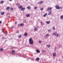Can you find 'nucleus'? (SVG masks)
<instances>
[{
  "label": "nucleus",
  "instance_id": "obj_1",
  "mask_svg": "<svg viewBox=\"0 0 63 63\" xmlns=\"http://www.w3.org/2000/svg\"><path fill=\"white\" fill-rule=\"evenodd\" d=\"M29 43L31 45H33V40L31 38H30L29 39Z\"/></svg>",
  "mask_w": 63,
  "mask_h": 63
},
{
  "label": "nucleus",
  "instance_id": "obj_2",
  "mask_svg": "<svg viewBox=\"0 0 63 63\" xmlns=\"http://www.w3.org/2000/svg\"><path fill=\"white\" fill-rule=\"evenodd\" d=\"M52 9V8L48 7L47 9V10L48 11H51V9Z\"/></svg>",
  "mask_w": 63,
  "mask_h": 63
},
{
  "label": "nucleus",
  "instance_id": "obj_3",
  "mask_svg": "<svg viewBox=\"0 0 63 63\" xmlns=\"http://www.w3.org/2000/svg\"><path fill=\"white\" fill-rule=\"evenodd\" d=\"M55 8H56V9H58L59 8V6L58 5H56L55 6Z\"/></svg>",
  "mask_w": 63,
  "mask_h": 63
},
{
  "label": "nucleus",
  "instance_id": "obj_4",
  "mask_svg": "<svg viewBox=\"0 0 63 63\" xmlns=\"http://www.w3.org/2000/svg\"><path fill=\"white\" fill-rule=\"evenodd\" d=\"M24 25V24H23L21 23V24H18V26H19V25H20L21 26H23Z\"/></svg>",
  "mask_w": 63,
  "mask_h": 63
},
{
  "label": "nucleus",
  "instance_id": "obj_5",
  "mask_svg": "<svg viewBox=\"0 0 63 63\" xmlns=\"http://www.w3.org/2000/svg\"><path fill=\"white\" fill-rule=\"evenodd\" d=\"M52 13V11H50L48 14V15H51V14Z\"/></svg>",
  "mask_w": 63,
  "mask_h": 63
},
{
  "label": "nucleus",
  "instance_id": "obj_6",
  "mask_svg": "<svg viewBox=\"0 0 63 63\" xmlns=\"http://www.w3.org/2000/svg\"><path fill=\"white\" fill-rule=\"evenodd\" d=\"M37 27H36L34 29V31H37Z\"/></svg>",
  "mask_w": 63,
  "mask_h": 63
},
{
  "label": "nucleus",
  "instance_id": "obj_7",
  "mask_svg": "<svg viewBox=\"0 0 63 63\" xmlns=\"http://www.w3.org/2000/svg\"><path fill=\"white\" fill-rule=\"evenodd\" d=\"M56 34H57V33L56 32H54L52 34L53 35H54L55 36Z\"/></svg>",
  "mask_w": 63,
  "mask_h": 63
},
{
  "label": "nucleus",
  "instance_id": "obj_8",
  "mask_svg": "<svg viewBox=\"0 0 63 63\" xmlns=\"http://www.w3.org/2000/svg\"><path fill=\"white\" fill-rule=\"evenodd\" d=\"M25 10V8H21V11H24Z\"/></svg>",
  "mask_w": 63,
  "mask_h": 63
},
{
  "label": "nucleus",
  "instance_id": "obj_9",
  "mask_svg": "<svg viewBox=\"0 0 63 63\" xmlns=\"http://www.w3.org/2000/svg\"><path fill=\"white\" fill-rule=\"evenodd\" d=\"M36 52H37V53H40V51L38 49L36 50Z\"/></svg>",
  "mask_w": 63,
  "mask_h": 63
},
{
  "label": "nucleus",
  "instance_id": "obj_10",
  "mask_svg": "<svg viewBox=\"0 0 63 63\" xmlns=\"http://www.w3.org/2000/svg\"><path fill=\"white\" fill-rule=\"evenodd\" d=\"M47 16V14L46 13L43 15V17H46Z\"/></svg>",
  "mask_w": 63,
  "mask_h": 63
},
{
  "label": "nucleus",
  "instance_id": "obj_11",
  "mask_svg": "<svg viewBox=\"0 0 63 63\" xmlns=\"http://www.w3.org/2000/svg\"><path fill=\"white\" fill-rule=\"evenodd\" d=\"M12 54H15V51L13 50L12 51Z\"/></svg>",
  "mask_w": 63,
  "mask_h": 63
},
{
  "label": "nucleus",
  "instance_id": "obj_12",
  "mask_svg": "<svg viewBox=\"0 0 63 63\" xmlns=\"http://www.w3.org/2000/svg\"><path fill=\"white\" fill-rule=\"evenodd\" d=\"M39 4H43V1H41L40 2H39Z\"/></svg>",
  "mask_w": 63,
  "mask_h": 63
},
{
  "label": "nucleus",
  "instance_id": "obj_13",
  "mask_svg": "<svg viewBox=\"0 0 63 63\" xmlns=\"http://www.w3.org/2000/svg\"><path fill=\"white\" fill-rule=\"evenodd\" d=\"M49 34H47L46 36V37H49Z\"/></svg>",
  "mask_w": 63,
  "mask_h": 63
},
{
  "label": "nucleus",
  "instance_id": "obj_14",
  "mask_svg": "<svg viewBox=\"0 0 63 63\" xmlns=\"http://www.w3.org/2000/svg\"><path fill=\"white\" fill-rule=\"evenodd\" d=\"M19 9H22V6H20V7H19Z\"/></svg>",
  "mask_w": 63,
  "mask_h": 63
},
{
  "label": "nucleus",
  "instance_id": "obj_15",
  "mask_svg": "<svg viewBox=\"0 0 63 63\" xmlns=\"http://www.w3.org/2000/svg\"><path fill=\"white\" fill-rule=\"evenodd\" d=\"M4 1H1L0 2V3H1V4H3V3H4Z\"/></svg>",
  "mask_w": 63,
  "mask_h": 63
},
{
  "label": "nucleus",
  "instance_id": "obj_16",
  "mask_svg": "<svg viewBox=\"0 0 63 63\" xmlns=\"http://www.w3.org/2000/svg\"><path fill=\"white\" fill-rule=\"evenodd\" d=\"M0 51H3V48L0 49Z\"/></svg>",
  "mask_w": 63,
  "mask_h": 63
},
{
  "label": "nucleus",
  "instance_id": "obj_17",
  "mask_svg": "<svg viewBox=\"0 0 63 63\" xmlns=\"http://www.w3.org/2000/svg\"><path fill=\"white\" fill-rule=\"evenodd\" d=\"M60 18L61 19H63V15L62 16H61Z\"/></svg>",
  "mask_w": 63,
  "mask_h": 63
},
{
  "label": "nucleus",
  "instance_id": "obj_18",
  "mask_svg": "<svg viewBox=\"0 0 63 63\" xmlns=\"http://www.w3.org/2000/svg\"><path fill=\"white\" fill-rule=\"evenodd\" d=\"M53 56H56V53H54L53 54Z\"/></svg>",
  "mask_w": 63,
  "mask_h": 63
},
{
  "label": "nucleus",
  "instance_id": "obj_19",
  "mask_svg": "<svg viewBox=\"0 0 63 63\" xmlns=\"http://www.w3.org/2000/svg\"><path fill=\"white\" fill-rule=\"evenodd\" d=\"M10 9V7H7L6 8V10H8Z\"/></svg>",
  "mask_w": 63,
  "mask_h": 63
},
{
  "label": "nucleus",
  "instance_id": "obj_20",
  "mask_svg": "<svg viewBox=\"0 0 63 63\" xmlns=\"http://www.w3.org/2000/svg\"><path fill=\"white\" fill-rule=\"evenodd\" d=\"M46 23H47V24H49V23H50V22L49 21H48L46 22Z\"/></svg>",
  "mask_w": 63,
  "mask_h": 63
},
{
  "label": "nucleus",
  "instance_id": "obj_21",
  "mask_svg": "<svg viewBox=\"0 0 63 63\" xmlns=\"http://www.w3.org/2000/svg\"><path fill=\"white\" fill-rule=\"evenodd\" d=\"M29 16H30V15H29V14L27 15H26V16L27 17H29Z\"/></svg>",
  "mask_w": 63,
  "mask_h": 63
},
{
  "label": "nucleus",
  "instance_id": "obj_22",
  "mask_svg": "<svg viewBox=\"0 0 63 63\" xmlns=\"http://www.w3.org/2000/svg\"><path fill=\"white\" fill-rule=\"evenodd\" d=\"M27 9H31V7H27Z\"/></svg>",
  "mask_w": 63,
  "mask_h": 63
},
{
  "label": "nucleus",
  "instance_id": "obj_23",
  "mask_svg": "<svg viewBox=\"0 0 63 63\" xmlns=\"http://www.w3.org/2000/svg\"><path fill=\"white\" fill-rule=\"evenodd\" d=\"M1 15H4V12H1Z\"/></svg>",
  "mask_w": 63,
  "mask_h": 63
},
{
  "label": "nucleus",
  "instance_id": "obj_24",
  "mask_svg": "<svg viewBox=\"0 0 63 63\" xmlns=\"http://www.w3.org/2000/svg\"><path fill=\"white\" fill-rule=\"evenodd\" d=\"M27 35V33H25L24 34V35L25 36H26Z\"/></svg>",
  "mask_w": 63,
  "mask_h": 63
},
{
  "label": "nucleus",
  "instance_id": "obj_25",
  "mask_svg": "<svg viewBox=\"0 0 63 63\" xmlns=\"http://www.w3.org/2000/svg\"><path fill=\"white\" fill-rule=\"evenodd\" d=\"M56 36H57L58 37H59V36H60V34H57V35H56Z\"/></svg>",
  "mask_w": 63,
  "mask_h": 63
},
{
  "label": "nucleus",
  "instance_id": "obj_26",
  "mask_svg": "<svg viewBox=\"0 0 63 63\" xmlns=\"http://www.w3.org/2000/svg\"><path fill=\"white\" fill-rule=\"evenodd\" d=\"M52 30H55V28H54V27H53Z\"/></svg>",
  "mask_w": 63,
  "mask_h": 63
},
{
  "label": "nucleus",
  "instance_id": "obj_27",
  "mask_svg": "<svg viewBox=\"0 0 63 63\" xmlns=\"http://www.w3.org/2000/svg\"><path fill=\"white\" fill-rule=\"evenodd\" d=\"M43 10H44V8H41L40 9V10L41 11H43Z\"/></svg>",
  "mask_w": 63,
  "mask_h": 63
},
{
  "label": "nucleus",
  "instance_id": "obj_28",
  "mask_svg": "<svg viewBox=\"0 0 63 63\" xmlns=\"http://www.w3.org/2000/svg\"><path fill=\"white\" fill-rule=\"evenodd\" d=\"M36 60H39V58H36Z\"/></svg>",
  "mask_w": 63,
  "mask_h": 63
},
{
  "label": "nucleus",
  "instance_id": "obj_29",
  "mask_svg": "<svg viewBox=\"0 0 63 63\" xmlns=\"http://www.w3.org/2000/svg\"><path fill=\"white\" fill-rule=\"evenodd\" d=\"M50 31H51V30L50 29L49 30H48V32H50Z\"/></svg>",
  "mask_w": 63,
  "mask_h": 63
},
{
  "label": "nucleus",
  "instance_id": "obj_30",
  "mask_svg": "<svg viewBox=\"0 0 63 63\" xmlns=\"http://www.w3.org/2000/svg\"><path fill=\"white\" fill-rule=\"evenodd\" d=\"M59 9H60V10H62V7H59Z\"/></svg>",
  "mask_w": 63,
  "mask_h": 63
},
{
  "label": "nucleus",
  "instance_id": "obj_31",
  "mask_svg": "<svg viewBox=\"0 0 63 63\" xmlns=\"http://www.w3.org/2000/svg\"><path fill=\"white\" fill-rule=\"evenodd\" d=\"M50 46V45H48L47 47H49Z\"/></svg>",
  "mask_w": 63,
  "mask_h": 63
},
{
  "label": "nucleus",
  "instance_id": "obj_32",
  "mask_svg": "<svg viewBox=\"0 0 63 63\" xmlns=\"http://www.w3.org/2000/svg\"><path fill=\"white\" fill-rule=\"evenodd\" d=\"M59 47H62V45H60L59 46Z\"/></svg>",
  "mask_w": 63,
  "mask_h": 63
},
{
  "label": "nucleus",
  "instance_id": "obj_33",
  "mask_svg": "<svg viewBox=\"0 0 63 63\" xmlns=\"http://www.w3.org/2000/svg\"><path fill=\"white\" fill-rule=\"evenodd\" d=\"M11 11H13V8H11Z\"/></svg>",
  "mask_w": 63,
  "mask_h": 63
},
{
  "label": "nucleus",
  "instance_id": "obj_34",
  "mask_svg": "<svg viewBox=\"0 0 63 63\" xmlns=\"http://www.w3.org/2000/svg\"><path fill=\"white\" fill-rule=\"evenodd\" d=\"M37 8H38V7H34L35 9H37Z\"/></svg>",
  "mask_w": 63,
  "mask_h": 63
},
{
  "label": "nucleus",
  "instance_id": "obj_35",
  "mask_svg": "<svg viewBox=\"0 0 63 63\" xmlns=\"http://www.w3.org/2000/svg\"><path fill=\"white\" fill-rule=\"evenodd\" d=\"M21 36V35H20L19 36V38H20Z\"/></svg>",
  "mask_w": 63,
  "mask_h": 63
},
{
  "label": "nucleus",
  "instance_id": "obj_36",
  "mask_svg": "<svg viewBox=\"0 0 63 63\" xmlns=\"http://www.w3.org/2000/svg\"><path fill=\"white\" fill-rule=\"evenodd\" d=\"M14 28V26H12L11 28L12 29V28Z\"/></svg>",
  "mask_w": 63,
  "mask_h": 63
},
{
  "label": "nucleus",
  "instance_id": "obj_37",
  "mask_svg": "<svg viewBox=\"0 0 63 63\" xmlns=\"http://www.w3.org/2000/svg\"><path fill=\"white\" fill-rule=\"evenodd\" d=\"M16 33H19V31H18Z\"/></svg>",
  "mask_w": 63,
  "mask_h": 63
},
{
  "label": "nucleus",
  "instance_id": "obj_38",
  "mask_svg": "<svg viewBox=\"0 0 63 63\" xmlns=\"http://www.w3.org/2000/svg\"><path fill=\"white\" fill-rule=\"evenodd\" d=\"M40 23H41V25H43V24L42 23V22H41Z\"/></svg>",
  "mask_w": 63,
  "mask_h": 63
},
{
  "label": "nucleus",
  "instance_id": "obj_39",
  "mask_svg": "<svg viewBox=\"0 0 63 63\" xmlns=\"http://www.w3.org/2000/svg\"><path fill=\"white\" fill-rule=\"evenodd\" d=\"M2 39H4V37H3L2 38Z\"/></svg>",
  "mask_w": 63,
  "mask_h": 63
},
{
  "label": "nucleus",
  "instance_id": "obj_40",
  "mask_svg": "<svg viewBox=\"0 0 63 63\" xmlns=\"http://www.w3.org/2000/svg\"><path fill=\"white\" fill-rule=\"evenodd\" d=\"M17 23V22H15V24H16Z\"/></svg>",
  "mask_w": 63,
  "mask_h": 63
},
{
  "label": "nucleus",
  "instance_id": "obj_41",
  "mask_svg": "<svg viewBox=\"0 0 63 63\" xmlns=\"http://www.w3.org/2000/svg\"><path fill=\"white\" fill-rule=\"evenodd\" d=\"M2 23V22L1 21H0V23Z\"/></svg>",
  "mask_w": 63,
  "mask_h": 63
},
{
  "label": "nucleus",
  "instance_id": "obj_42",
  "mask_svg": "<svg viewBox=\"0 0 63 63\" xmlns=\"http://www.w3.org/2000/svg\"><path fill=\"white\" fill-rule=\"evenodd\" d=\"M41 41H39V43H41Z\"/></svg>",
  "mask_w": 63,
  "mask_h": 63
},
{
  "label": "nucleus",
  "instance_id": "obj_43",
  "mask_svg": "<svg viewBox=\"0 0 63 63\" xmlns=\"http://www.w3.org/2000/svg\"><path fill=\"white\" fill-rule=\"evenodd\" d=\"M10 1H12V0H9Z\"/></svg>",
  "mask_w": 63,
  "mask_h": 63
},
{
  "label": "nucleus",
  "instance_id": "obj_44",
  "mask_svg": "<svg viewBox=\"0 0 63 63\" xmlns=\"http://www.w3.org/2000/svg\"><path fill=\"white\" fill-rule=\"evenodd\" d=\"M10 18V16H9V18Z\"/></svg>",
  "mask_w": 63,
  "mask_h": 63
},
{
  "label": "nucleus",
  "instance_id": "obj_45",
  "mask_svg": "<svg viewBox=\"0 0 63 63\" xmlns=\"http://www.w3.org/2000/svg\"><path fill=\"white\" fill-rule=\"evenodd\" d=\"M43 52H46V51H43Z\"/></svg>",
  "mask_w": 63,
  "mask_h": 63
},
{
  "label": "nucleus",
  "instance_id": "obj_46",
  "mask_svg": "<svg viewBox=\"0 0 63 63\" xmlns=\"http://www.w3.org/2000/svg\"><path fill=\"white\" fill-rule=\"evenodd\" d=\"M3 33H4V32H3Z\"/></svg>",
  "mask_w": 63,
  "mask_h": 63
},
{
  "label": "nucleus",
  "instance_id": "obj_47",
  "mask_svg": "<svg viewBox=\"0 0 63 63\" xmlns=\"http://www.w3.org/2000/svg\"><path fill=\"white\" fill-rule=\"evenodd\" d=\"M36 1H37V0H35Z\"/></svg>",
  "mask_w": 63,
  "mask_h": 63
},
{
  "label": "nucleus",
  "instance_id": "obj_48",
  "mask_svg": "<svg viewBox=\"0 0 63 63\" xmlns=\"http://www.w3.org/2000/svg\"><path fill=\"white\" fill-rule=\"evenodd\" d=\"M26 0V1H27V0Z\"/></svg>",
  "mask_w": 63,
  "mask_h": 63
}]
</instances>
